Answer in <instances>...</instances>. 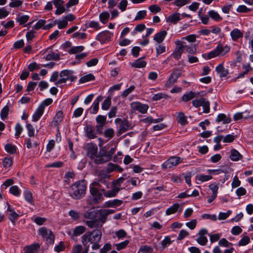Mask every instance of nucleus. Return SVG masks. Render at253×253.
I'll list each match as a JSON object with an SVG mask.
<instances>
[{"instance_id":"43","label":"nucleus","mask_w":253,"mask_h":253,"mask_svg":"<svg viewBox=\"0 0 253 253\" xmlns=\"http://www.w3.org/2000/svg\"><path fill=\"white\" fill-rule=\"evenodd\" d=\"M5 150L10 154H14L16 152V147L11 144H7L5 146Z\"/></svg>"},{"instance_id":"15","label":"nucleus","mask_w":253,"mask_h":253,"mask_svg":"<svg viewBox=\"0 0 253 253\" xmlns=\"http://www.w3.org/2000/svg\"><path fill=\"white\" fill-rule=\"evenodd\" d=\"M52 2L56 8L55 14L59 15L66 11L65 7L63 6L64 2L62 0H53Z\"/></svg>"},{"instance_id":"37","label":"nucleus","mask_w":253,"mask_h":253,"mask_svg":"<svg viewBox=\"0 0 253 253\" xmlns=\"http://www.w3.org/2000/svg\"><path fill=\"white\" fill-rule=\"evenodd\" d=\"M209 16L212 19L216 21H220L222 20V18L220 15L218 14L217 12H215L214 10H210L208 12Z\"/></svg>"},{"instance_id":"47","label":"nucleus","mask_w":253,"mask_h":253,"mask_svg":"<svg viewBox=\"0 0 253 253\" xmlns=\"http://www.w3.org/2000/svg\"><path fill=\"white\" fill-rule=\"evenodd\" d=\"M111 105V99L110 97H107L102 104V109L104 110H108Z\"/></svg>"},{"instance_id":"40","label":"nucleus","mask_w":253,"mask_h":253,"mask_svg":"<svg viewBox=\"0 0 253 253\" xmlns=\"http://www.w3.org/2000/svg\"><path fill=\"white\" fill-rule=\"evenodd\" d=\"M24 195L26 200L32 205H34V200L32 196V193L28 190H26L24 193Z\"/></svg>"},{"instance_id":"38","label":"nucleus","mask_w":253,"mask_h":253,"mask_svg":"<svg viewBox=\"0 0 253 253\" xmlns=\"http://www.w3.org/2000/svg\"><path fill=\"white\" fill-rule=\"evenodd\" d=\"M60 59V55L58 53H55L54 52H51L46 55L45 57V60L47 61L49 60H58Z\"/></svg>"},{"instance_id":"52","label":"nucleus","mask_w":253,"mask_h":253,"mask_svg":"<svg viewBox=\"0 0 253 253\" xmlns=\"http://www.w3.org/2000/svg\"><path fill=\"white\" fill-rule=\"evenodd\" d=\"M9 191L11 194L15 196H18L20 194V189L17 186L15 185L11 186L10 188Z\"/></svg>"},{"instance_id":"63","label":"nucleus","mask_w":253,"mask_h":253,"mask_svg":"<svg viewBox=\"0 0 253 253\" xmlns=\"http://www.w3.org/2000/svg\"><path fill=\"white\" fill-rule=\"evenodd\" d=\"M197 242L202 246H205L208 242V239L205 236L199 235V237L197 239Z\"/></svg>"},{"instance_id":"61","label":"nucleus","mask_w":253,"mask_h":253,"mask_svg":"<svg viewBox=\"0 0 253 253\" xmlns=\"http://www.w3.org/2000/svg\"><path fill=\"white\" fill-rule=\"evenodd\" d=\"M177 82L176 80H175L172 76L169 77L168 81L166 82L165 84V87L167 88H169L171 87L174 83Z\"/></svg>"},{"instance_id":"44","label":"nucleus","mask_w":253,"mask_h":253,"mask_svg":"<svg viewBox=\"0 0 253 253\" xmlns=\"http://www.w3.org/2000/svg\"><path fill=\"white\" fill-rule=\"evenodd\" d=\"M84 49V46H78L72 47L69 51V53L76 54L82 52Z\"/></svg>"},{"instance_id":"34","label":"nucleus","mask_w":253,"mask_h":253,"mask_svg":"<svg viewBox=\"0 0 253 253\" xmlns=\"http://www.w3.org/2000/svg\"><path fill=\"white\" fill-rule=\"evenodd\" d=\"M230 118L227 117L224 114H219L216 119V122H222L223 124H229L231 122Z\"/></svg>"},{"instance_id":"28","label":"nucleus","mask_w":253,"mask_h":253,"mask_svg":"<svg viewBox=\"0 0 253 253\" xmlns=\"http://www.w3.org/2000/svg\"><path fill=\"white\" fill-rule=\"evenodd\" d=\"M176 120L177 122L182 126L188 124L186 117L183 112H180L177 113Z\"/></svg>"},{"instance_id":"58","label":"nucleus","mask_w":253,"mask_h":253,"mask_svg":"<svg viewBox=\"0 0 253 253\" xmlns=\"http://www.w3.org/2000/svg\"><path fill=\"white\" fill-rule=\"evenodd\" d=\"M250 242V238L249 237L246 236L243 237L239 242L238 245L240 246H246Z\"/></svg>"},{"instance_id":"9","label":"nucleus","mask_w":253,"mask_h":253,"mask_svg":"<svg viewBox=\"0 0 253 253\" xmlns=\"http://www.w3.org/2000/svg\"><path fill=\"white\" fill-rule=\"evenodd\" d=\"M182 162V159L180 157L171 156L162 165V167L163 169L171 168L176 166Z\"/></svg>"},{"instance_id":"42","label":"nucleus","mask_w":253,"mask_h":253,"mask_svg":"<svg viewBox=\"0 0 253 253\" xmlns=\"http://www.w3.org/2000/svg\"><path fill=\"white\" fill-rule=\"evenodd\" d=\"M95 79L94 76L91 74H89L84 76L82 77L80 81L82 83H84L88 81H93Z\"/></svg>"},{"instance_id":"36","label":"nucleus","mask_w":253,"mask_h":253,"mask_svg":"<svg viewBox=\"0 0 253 253\" xmlns=\"http://www.w3.org/2000/svg\"><path fill=\"white\" fill-rule=\"evenodd\" d=\"M146 62L145 61L142 60L141 58L138 59L134 63L131 64L132 67L135 68H143L145 67Z\"/></svg>"},{"instance_id":"31","label":"nucleus","mask_w":253,"mask_h":253,"mask_svg":"<svg viewBox=\"0 0 253 253\" xmlns=\"http://www.w3.org/2000/svg\"><path fill=\"white\" fill-rule=\"evenodd\" d=\"M183 52V51L182 49H181L180 46L179 45H176V47L171 54V56H173L175 59L178 60L180 58Z\"/></svg>"},{"instance_id":"35","label":"nucleus","mask_w":253,"mask_h":253,"mask_svg":"<svg viewBox=\"0 0 253 253\" xmlns=\"http://www.w3.org/2000/svg\"><path fill=\"white\" fill-rule=\"evenodd\" d=\"M180 208V205L178 203L173 204L172 206L168 208L166 211L167 215H170L175 213Z\"/></svg>"},{"instance_id":"1","label":"nucleus","mask_w":253,"mask_h":253,"mask_svg":"<svg viewBox=\"0 0 253 253\" xmlns=\"http://www.w3.org/2000/svg\"><path fill=\"white\" fill-rule=\"evenodd\" d=\"M102 237V232L100 230L96 229L93 230L91 232H86L82 237V243L84 247L88 246V243L92 244L91 247L93 250H98L100 248L99 245Z\"/></svg>"},{"instance_id":"4","label":"nucleus","mask_w":253,"mask_h":253,"mask_svg":"<svg viewBox=\"0 0 253 253\" xmlns=\"http://www.w3.org/2000/svg\"><path fill=\"white\" fill-rule=\"evenodd\" d=\"M110 175L104 170L99 172L98 179L93 181L91 184L92 187H96L101 191V189H109L110 188Z\"/></svg>"},{"instance_id":"25","label":"nucleus","mask_w":253,"mask_h":253,"mask_svg":"<svg viewBox=\"0 0 253 253\" xmlns=\"http://www.w3.org/2000/svg\"><path fill=\"white\" fill-rule=\"evenodd\" d=\"M167 32L165 31H162L157 33L154 37V40L158 43H161L167 36Z\"/></svg>"},{"instance_id":"6","label":"nucleus","mask_w":253,"mask_h":253,"mask_svg":"<svg viewBox=\"0 0 253 253\" xmlns=\"http://www.w3.org/2000/svg\"><path fill=\"white\" fill-rule=\"evenodd\" d=\"M73 74L74 72L72 70L62 71L59 74L61 79L56 82L55 84L57 85L65 83L68 80H70L72 82L75 81L77 78L74 76Z\"/></svg>"},{"instance_id":"39","label":"nucleus","mask_w":253,"mask_h":253,"mask_svg":"<svg viewBox=\"0 0 253 253\" xmlns=\"http://www.w3.org/2000/svg\"><path fill=\"white\" fill-rule=\"evenodd\" d=\"M110 14L108 12H103L99 15L100 21L103 24H106L109 18Z\"/></svg>"},{"instance_id":"56","label":"nucleus","mask_w":253,"mask_h":253,"mask_svg":"<svg viewBox=\"0 0 253 253\" xmlns=\"http://www.w3.org/2000/svg\"><path fill=\"white\" fill-rule=\"evenodd\" d=\"M196 38H197V37L195 35L192 34V35H188L185 37L182 38L181 40L182 41L186 40L188 42H189L193 43V42H196Z\"/></svg>"},{"instance_id":"26","label":"nucleus","mask_w":253,"mask_h":253,"mask_svg":"<svg viewBox=\"0 0 253 253\" xmlns=\"http://www.w3.org/2000/svg\"><path fill=\"white\" fill-rule=\"evenodd\" d=\"M230 35L233 41H237L243 36V34L239 29H235L231 32Z\"/></svg>"},{"instance_id":"18","label":"nucleus","mask_w":253,"mask_h":253,"mask_svg":"<svg viewBox=\"0 0 253 253\" xmlns=\"http://www.w3.org/2000/svg\"><path fill=\"white\" fill-rule=\"evenodd\" d=\"M130 124L126 120H124L120 124L119 130L117 133L118 135L126 131L130 127Z\"/></svg>"},{"instance_id":"48","label":"nucleus","mask_w":253,"mask_h":253,"mask_svg":"<svg viewBox=\"0 0 253 253\" xmlns=\"http://www.w3.org/2000/svg\"><path fill=\"white\" fill-rule=\"evenodd\" d=\"M9 112V107L7 105L4 106L0 112V117L2 120H4L7 118Z\"/></svg>"},{"instance_id":"7","label":"nucleus","mask_w":253,"mask_h":253,"mask_svg":"<svg viewBox=\"0 0 253 253\" xmlns=\"http://www.w3.org/2000/svg\"><path fill=\"white\" fill-rule=\"evenodd\" d=\"M175 43L176 45H179L181 49H182L183 52L185 51L186 52L191 54H195L196 53L197 48L196 44H187L185 42L182 40L176 41L175 42Z\"/></svg>"},{"instance_id":"27","label":"nucleus","mask_w":253,"mask_h":253,"mask_svg":"<svg viewBox=\"0 0 253 253\" xmlns=\"http://www.w3.org/2000/svg\"><path fill=\"white\" fill-rule=\"evenodd\" d=\"M123 204V201L118 200V199H115L112 201H109L108 202H106L105 203V206L107 208L110 207H113V208H116L117 207L120 206Z\"/></svg>"},{"instance_id":"62","label":"nucleus","mask_w":253,"mask_h":253,"mask_svg":"<svg viewBox=\"0 0 253 253\" xmlns=\"http://www.w3.org/2000/svg\"><path fill=\"white\" fill-rule=\"evenodd\" d=\"M128 243H129L128 240H125V241H124L122 243H120L119 244H116L115 245V246L116 247V249L118 251H120V250L125 248L127 246V245H128Z\"/></svg>"},{"instance_id":"29","label":"nucleus","mask_w":253,"mask_h":253,"mask_svg":"<svg viewBox=\"0 0 253 253\" xmlns=\"http://www.w3.org/2000/svg\"><path fill=\"white\" fill-rule=\"evenodd\" d=\"M63 118V114L62 111H59L57 112L52 122L53 125L55 126H58L59 124L62 121Z\"/></svg>"},{"instance_id":"32","label":"nucleus","mask_w":253,"mask_h":253,"mask_svg":"<svg viewBox=\"0 0 253 253\" xmlns=\"http://www.w3.org/2000/svg\"><path fill=\"white\" fill-rule=\"evenodd\" d=\"M86 228L84 226H77L74 230L73 233V236H79L86 231Z\"/></svg>"},{"instance_id":"41","label":"nucleus","mask_w":253,"mask_h":253,"mask_svg":"<svg viewBox=\"0 0 253 253\" xmlns=\"http://www.w3.org/2000/svg\"><path fill=\"white\" fill-rule=\"evenodd\" d=\"M29 19V16L28 15H18V17L16 18V21L19 23L20 25H23L26 23Z\"/></svg>"},{"instance_id":"59","label":"nucleus","mask_w":253,"mask_h":253,"mask_svg":"<svg viewBox=\"0 0 253 253\" xmlns=\"http://www.w3.org/2000/svg\"><path fill=\"white\" fill-rule=\"evenodd\" d=\"M169 96L166 94L163 93H158L157 94H154L152 97V99L154 101H157L162 98H167Z\"/></svg>"},{"instance_id":"3","label":"nucleus","mask_w":253,"mask_h":253,"mask_svg":"<svg viewBox=\"0 0 253 253\" xmlns=\"http://www.w3.org/2000/svg\"><path fill=\"white\" fill-rule=\"evenodd\" d=\"M84 217L89 219L84 221L85 224L90 228H100L102 224L99 223V220L97 219V210L90 209L85 212Z\"/></svg>"},{"instance_id":"2","label":"nucleus","mask_w":253,"mask_h":253,"mask_svg":"<svg viewBox=\"0 0 253 253\" xmlns=\"http://www.w3.org/2000/svg\"><path fill=\"white\" fill-rule=\"evenodd\" d=\"M86 190V185L84 181H78L69 187L68 194L73 199L80 200L84 197Z\"/></svg>"},{"instance_id":"33","label":"nucleus","mask_w":253,"mask_h":253,"mask_svg":"<svg viewBox=\"0 0 253 253\" xmlns=\"http://www.w3.org/2000/svg\"><path fill=\"white\" fill-rule=\"evenodd\" d=\"M242 68L245 71L241 73H240L238 76L237 77V79H239L241 78H243L244 76L248 73L249 72L252 71L253 68L251 67L250 64H244L243 65Z\"/></svg>"},{"instance_id":"30","label":"nucleus","mask_w":253,"mask_h":253,"mask_svg":"<svg viewBox=\"0 0 253 253\" xmlns=\"http://www.w3.org/2000/svg\"><path fill=\"white\" fill-rule=\"evenodd\" d=\"M180 20V14L179 13L175 12L169 15L168 18V21L175 24Z\"/></svg>"},{"instance_id":"20","label":"nucleus","mask_w":253,"mask_h":253,"mask_svg":"<svg viewBox=\"0 0 253 253\" xmlns=\"http://www.w3.org/2000/svg\"><path fill=\"white\" fill-rule=\"evenodd\" d=\"M204 95V94L203 92H198L197 94H196L193 91H190L188 93L185 94L183 95L182 100L183 101L187 102L192 99L194 97H197V95L202 96Z\"/></svg>"},{"instance_id":"10","label":"nucleus","mask_w":253,"mask_h":253,"mask_svg":"<svg viewBox=\"0 0 253 253\" xmlns=\"http://www.w3.org/2000/svg\"><path fill=\"white\" fill-rule=\"evenodd\" d=\"M84 149L86 151L87 156L91 159H94L97 154L98 148L92 143L86 144L84 147Z\"/></svg>"},{"instance_id":"13","label":"nucleus","mask_w":253,"mask_h":253,"mask_svg":"<svg viewBox=\"0 0 253 253\" xmlns=\"http://www.w3.org/2000/svg\"><path fill=\"white\" fill-rule=\"evenodd\" d=\"M113 34L109 31H105L100 33L96 37V40L101 43H104L111 40Z\"/></svg>"},{"instance_id":"45","label":"nucleus","mask_w":253,"mask_h":253,"mask_svg":"<svg viewBox=\"0 0 253 253\" xmlns=\"http://www.w3.org/2000/svg\"><path fill=\"white\" fill-rule=\"evenodd\" d=\"M32 220L38 225H42L46 221V219L44 217L37 216L32 218Z\"/></svg>"},{"instance_id":"51","label":"nucleus","mask_w":253,"mask_h":253,"mask_svg":"<svg viewBox=\"0 0 253 253\" xmlns=\"http://www.w3.org/2000/svg\"><path fill=\"white\" fill-rule=\"evenodd\" d=\"M191 2V0H175L173 4L178 7H181Z\"/></svg>"},{"instance_id":"49","label":"nucleus","mask_w":253,"mask_h":253,"mask_svg":"<svg viewBox=\"0 0 253 253\" xmlns=\"http://www.w3.org/2000/svg\"><path fill=\"white\" fill-rule=\"evenodd\" d=\"M12 165L11 157H5L3 161V166L5 169L10 168Z\"/></svg>"},{"instance_id":"64","label":"nucleus","mask_w":253,"mask_h":253,"mask_svg":"<svg viewBox=\"0 0 253 253\" xmlns=\"http://www.w3.org/2000/svg\"><path fill=\"white\" fill-rule=\"evenodd\" d=\"M82 251V246L81 245L78 244L73 247L71 253H81Z\"/></svg>"},{"instance_id":"5","label":"nucleus","mask_w":253,"mask_h":253,"mask_svg":"<svg viewBox=\"0 0 253 253\" xmlns=\"http://www.w3.org/2000/svg\"><path fill=\"white\" fill-rule=\"evenodd\" d=\"M230 49V47L227 45L223 46L222 44H219L214 49L209 53L203 54L202 57L206 59L209 60L219 56H223L228 53Z\"/></svg>"},{"instance_id":"60","label":"nucleus","mask_w":253,"mask_h":253,"mask_svg":"<svg viewBox=\"0 0 253 253\" xmlns=\"http://www.w3.org/2000/svg\"><path fill=\"white\" fill-rule=\"evenodd\" d=\"M212 177L210 175H204V174H200L197 176V178L199 181L202 182H204L206 181H208L211 179H212Z\"/></svg>"},{"instance_id":"50","label":"nucleus","mask_w":253,"mask_h":253,"mask_svg":"<svg viewBox=\"0 0 253 253\" xmlns=\"http://www.w3.org/2000/svg\"><path fill=\"white\" fill-rule=\"evenodd\" d=\"M171 243L170 238L169 236H166L165 239L162 241V250L165 249Z\"/></svg>"},{"instance_id":"19","label":"nucleus","mask_w":253,"mask_h":253,"mask_svg":"<svg viewBox=\"0 0 253 253\" xmlns=\"http://www.w3.org/2000/svg\"><path fill=\"white\" fill-rule=\"evenodd\" d=\"M215 71L219 75L220 78L226 77L229 74L228 70L224 67L223 63H221L217 66Z\"/></svg>"},{"instance_id":"8","label":"nucleus","mask_w":253,"mask_h":253,"mask_svg":"<svg viewBox=\"0 0 253 253\" xmlns=\"http://www.w3.org/2000/svg\"><path fill=\"white\" fill-rule=\"evenodd\" d=\"M38 232L40 235L46 238L49 244L50 245L54 244L55 236L50 230L45 227H42L39 229Z\"/></svg>"},{"instance_id":"57","label":"nucleus","mask_w":253,"mask_h":253,"mask_svg":"<svg viewBox=\"0 0 253 253\" xmlns=\"http://www.w3.org/2000/svg\"><path fill=\"white\" fill-rule=\"evenodd\" d=\"M65 249L64 243L62 241L60 242L58 245H56L54 247V251L57 253L64 251Z\"/></svg>"},{"instance_id":"17","label":"nucleus","mask_w":253,"mask_h":253,"mask_svg":"<svg viewBox=\"0 0 253 253\" xmlns=\"http://www.w3.org/2000/svg\"><path fill=\"white\" fill-rule=\"evenodd\" d=\"M106 189H101V191L103 192V195L107 198L115 197L120 190L119 187H114L113 189L109 191H106Z\"/></svg>"},{"instance_id":"55","label":"nucleus","mask_w":253,"mask_h":253,"mask_svg":"<svg viewBox=\"0 0 253 253\" xmlns=\"http://www.w3.org/2000/svg\"><path fill=\"white\" fill-rule=\"evenodd\" d=\"M96 121L98 125H105L106 124V117L103 115H98L96 118Z\"/></svg>"},{"instance_id":"22","label":"nucleus","mask_w":253,"mask_h":253,"mask_svg":"<svg viewBox=\"0 0 253 253\" xmlns=\"http://www.w3.org/2000/svg\"><path fill=\"white\" fill-rule=\"evenodd\" d=\"M230 158L233 161H238L243 159L242 155L236 149H232L230 151Z\"/></svg>"},{"instance_id":"24","label":"nucleus","mask_w":253,"mask_h":253,"mask_svg":"<svg viewBox=\"0 0 253 253\" xmlns=\"http://www.w3.org/2000/svg\"><path fill=\"white\" fill-rule=\"evenodd\" d=\"M107 216L108 215L104 210H97V217L98 216V218L97 217V219L99 220V223L102 225L106 221Z\"/></svg>"},{"instance_id":"12","label":"nucleus","mask_w":253,"mask_h":253,"mask_svg":"<svg viewBox=\"0 0 253 253\" xmlns=\"http://www.w3.org/2000/svg\"><path fill=\"white\" fill-rule=\"evenodd\" d=\"M94 159V163L97 165L102 164L110 161L106 155L105 151L103 149L99 151V153L96 155Z\"/></svg>"},{"instance_id":"14","label":"nucleus","mask_w":253,"mask_h":253,"mask_svg":"<svg viewBox=\"0 0 253 253\" xmlns=\"http://www.w3.org/2000/svg\"><path fill=\"white\" fill-rule=\"evenodd\" d=\"M131 107L134 111L144 114L146 113L148 109V105L143 104L138 102H133L131 104Z\"/></svg>"},{"instance_id":"23","label":"nucleus","mask_w":253,"mask_h":253,"mask_svg":"<svg viewBox=\"0 0 253 253\" xmlns=\"http://www.w3.org/2000/svg\"><path fill=\"white\" fill-rule=\"evenodd\" d=\"M85 131L86 135L88 138L93 139L96 137L95 133L94 132V128L91 125H89L86 126Z\"/></svg>"},{"instance_id":"46","label":"nucleus","mask_w":253,"mask_h":253,"mask_svg":"<svg viewBox=\"0 0 253 253\" xmlns=\"http://www.w3.org/2000/svg\"><path fill=\"white\" fill-rule=\"evenodd\" d=\"M69 215L74 220H77L80 217V212L75 210H71L69 211Z\"/></svg>"},{"instance_id":"53","label":"nucleus","mask_w":253,"mask_h":253,"mask_svg":"<svg viewBox=\"0 0 253 253\" xmlns=\"http://www.w3.org/2000/svg\"><path fill=\"white\" fill-rule=\"evenodd\" d=\"M105 137H108L109 139L113 138L115 135V132L113 128H108L105 130L104 132Z\"/></svg>"},{"instance_id":"54","label":"nucleus","mask_w":253,"mask_h":253,"mask_svg":"<svg viewBox=\"0 0 253 253\" xmlns=\"http://www.w3.org/2000/svg\"><path fill=\"white\" fill-rule=\"evenodd\" d=\"M19 216V214L16 213L14 211L10 212L8 215V219L12 222L13 224H15L16 220Z\"/></svg>"},{"instance_id":"21","label":"nucleus","mask_w":253,"mask_h":253,"mask_svg":"<svg viewBox=\"0 0 253 253\" xmlns=\"http://www.w3.org/2000/svg\"><path fill=\"white\" fill-rule=\"evenodd\" d=\"M44 108L42 105H39L33 115L32 120L34 122L38 121L44 112Z\"/></svg>"},{"instance_id":"11","label":"nucleus","mask_w":253,"mask_h":253,"mask_svg":"<svg viewBox=\"0 0 253 253\" xmlns=\"http://www.w3.org/2000/svg\"><path fill=\"white\" fill-rule=\"evenodd\" d=\"M99 191L100 190L96 187H90V193L93 196V201L95 204L99 203L103 200L102 194Z\"/></svg>"},{"instance_id":"16","label":"nucleus","mask_w":253,"mask_h":253,"mask_svg":"<svg viewBox=\"0 0 253 253\" xmlns=\"http://www.w3.org/2000/svg\"><path fill=\"white\" fill-rule=\"evenodd\" d=\"M40 248V245L38 243L33 244L24 247L23 253H37Z\"/></svg>"}]
</instances>
